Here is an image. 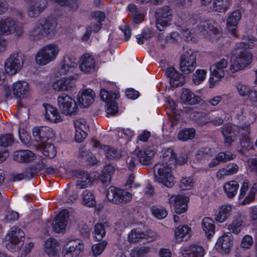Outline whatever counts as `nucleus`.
I'll use <instances>...</instances> for the list:
<instances>
[{"mask_svg":"<svg viewBox=\"0 0 257 257\" xmlns=\"http://www.w3.org/2000/svg\"><path fill=\"white\" fill-rule=\"evenodd\" d=\"M205 249L201 245L191 244L183 247L182 250L183 257H204Z\"/></svg>","mask_w":257,"mask_h":257,"instance_id":"obj_32","label":"nucleus"},{"mask_svg":"<svg viewBox=\"0 0 257 257\" xmlns=\"http://www.w3.org/2000/svg\"><path fill=\"white\" fill-rule=\"evenodd\" d=\"M69 212L67 209L61 211L54 218L53 229L57 233L62 232L67 223Z\"/></svg>","mask_w":257,"mask_h":257,"instance_id":"obj_29","label":"nucleus"},{"mask_svg":"<svg viewBox=\"0 0 257 257\" xmlns=\"http://www.w3.org/2000/svg\"><path fill=\"white\" fill-rule=\"evenodd\" d=\"M60 51L58 44L55 43L48 44L37 52L35 57V62L38 65H46L57 59Z\"/></svg>","mask_w":257,"mask_h":257,"instance_id":"obj_3","label":"nucleus"},{"mask_svg":"<svg viewBox=\"0 0 257 257\" xmlns=\"http://www.w3.org/2000/svg\"><path fill=\"white\" fill-rule=\"evenodd\" d=\"M24 33V25L16 22L12 18L7 17L0 20V33L6 35L15 34L17 37H21Z\"/></svg>","mask_w":257,"mask_h":257,"instance_id":"obj_8","label":"nucleus"},{"mask_svg":"<svg viewBox=\"0 0 257 257\" xmlns=\"http://www.w3.org/2000/svg\"><path fill=\"white\" fill-rule=\"evenodd\" d=\"M151 248L149 246H138L131 250L132 257H147Z\"/></svg>","mask_w":257,"mask_h":257,"instance_id":"obj_54","label":"nucleus"},{"mask_svg":"<svg viewBox=\"0 0 257 257\" xmlns=\"http://www.w3.org/2000/svg\"><path fill=\"white\" fill-rule=\"evenodd\" d=\"M180 100L182 103L193 105L200 102V97L195 95L190 89L183 88L180 96Z\"/></svg>","mask_w":257,"mask_h":257,"instance_id":"obj_39","label":"nucleus"},{"mask_svg":"<svg viewBox=\"0 0 257 257\" xmlns=\"http://www.w3.org/2000/svg\"><path fill=\"white\" fill-rule=\"evenodd\" d=\"M46 119L52 122L57 123L62 120V118L57 109L48 104H44Z\"/></svg>","mask_w":257,"mask_h":257,"instance_id":"obj_40","label":"nucleus"},{"mask_svg":"<svg viewBox=\"0 0 257 257\" xmlns=\"http://www.w3.org/2000/svg\"><path fill=\"white\" fill-rule=\"evenodd\" d=\"M146 233L140 228L133 229L127 234V240L130 243H136L145 239Z\"/></svg>","mask_w":257,"mask_h":257,"instance_id":"obj_46","label":"nucleus"},{"mask_svg":"<svg viewBox=\"0 0 257 257\" xmlns=\"http://www.w3.org/2000/svg\"><path fill=\"white\" fill-rule=\"evenodd\" d=\"M248 182H244L240 187L238 195V200L241 201L240 204L242 205H248L252 203L255 199L257 191V184H253L249 191H248Z\"/></svg>","mask_w":257,"mask_h":257,"instance_id":"obj_15","label":"nucleus"},{"mask_svg":"<svg viewBox=\"0 0 257 257\" xmlns=\"http://www.w3.org/2000/svg\"><path fill=\"white\" fill-rule=\"evenodd\" d=\"M253 242L252 237L249 235H245L241 239L240 246L242 248L248 249L251 247Z\"/></svg>","mask_w":257,"mask_h":257,"instance_id":"obj_63","label":"nucleus"},{"mask_svg":"<svg viewBox=\"0 0 257 257\" xmlns=\"http://www.w3.org/2000/svg\"><path fill=\"white\" fill-rule=\"evenodd\" d=\"M92 148L97 151L100 154L104 153L106 157L109 159H113L120 156L117 150L110 146L100 144V142L95 139H92L90 143Z\"/></svg>","mask_w":257,"mask_h":257,"instance_id":"obj_18","label":"nucleus"},{"mask_svg":"<svg viewBox=\"0 0 257 257\" xmlns=\"http://www.w3.org/2000/svg\"><path fill=\"white\" fill-rule=\"evenodd\" d=\"M27 4L26 14L30 18L38 17L46 10L47 3L45 0H24Z\"/></svg>","mask_w":257,"mask_h":257,"instance_id":"obj_14","label":"nucleus"},{"mask_svg":"<svg viewBox=\"0 0 257 257\" xmlns=\"http://www.w3.org/2000/svg\"><path fill=\"white\" fill-rule=\"evenodd\" d=\"M233 245V239L230 232H224L218 238L215 247L221 253L228 254Z\"/></svg>","mask_w":257,"mask_h":257,"instance_id":"obj_20","label":"nucleus"},{"mask_svg":"<svg viewBox=\"0 0 257 257\" xmlns=\"http://www.w3.org/2000/svg\"><path fill=\"white\" fill-rule=\"evenodd\" d=\"M95 62L94 58L89 54L82 55L80 59L79 68L85 73H91L95 70Z\"/></svg>","mask_w":257,"mask_h":257,"instance_id":"obj_34","label":"nucleus"},{"mask_svg":"<svg viewBox=\"0 0 257 257\" xmlns=\"http://www.w3.org/2000/svg\"><path fill=\"white\" fill-rule=\"evenodd\" d=\"M40 25H42L46 37L49 39L52 38L56 33L57 22L52 18H43L39 20Z\"/></svg>","mask_w":257,"mask_h":257,"instance_id":"obj_28","label":"nucleus"},{"mask_svg":"<svg viewBox=\"0 0 257 257\" xmlns=\"http://www.w3.org/2000/svg\"><path fill=\"white\" fill-rule=\"evenodd\" d=\"M239 187V183L236 181L232 180L224 183L223 189L227 197L232 199L236 196Z\"/></svg>","mask_w":257,"mask_h":257,"instance_id":"obj_43","label":"nucleus"},{"mask_svg":"<svg viewBox=\"0 0 257 257\" xmlns=\"http://www.w3.org/2000/svg\"><path fill=\"white\" fill-rule=\"evenodd\" d=\"M44 251L49 257H59V243L53 238L47 239L44 244Z\"/></svg>","mask_w":257,"mask_h":257,"instance_id":"obj_33","label":"nucleus"},{"mask_svg":"<svg viewBox=\"0 0 257 257\" xmlns=\"http://www.w3.org/2000/svg\"><path fill=\"white\" fill-rule=\"evenodd\" d=\"M155 154V150L149 147L136 151L135 155L140 164L143 165H149L153 162Z\"/></svg>","mask_w":257,"mask_h":257,"instance_id":"obj_26","label":"nucleus"},{"mask_svg":"<svg viewBox=\"0 0 257 257\" xmlns=\"http://www.w3.org/2000/svg\"><path fill=\"white\" fill-rule=\"evenodd\" d=\"M207 71L205 69H198L192 75V81L195 85H199L205 80L206 78Z\"/></svg>","mask_w":257,"mask_h":257,"instance_id":"obj_57","label":"nucleus"},{"mask_svg":"<svg viewBox=\"0 0 257 257\" xmlns=\"http://www.w3.org/2000/svg\"><path fill=\"white\" fill-rule=\"evenodd\" d=\"M106 111L107 114L114 115L118 112V105L114 101L110 103L106 104Z\"/></svg>","mask_w":257,"mask_h":257,"instance_id":"obj_64","label":"nucleus"},{"mask_svg":"<svg viewBox=\"0 0 257 257\" xmlns=\"http://www.w3.org/2000/svg\"><path fill=\"white\" fill-rule=\"evenodd\" d=\"M23 65L22 56L18 53H13L5 61V71L10 75H15L21 70Z\"/></svg>","mask_w":257,"mask_h":257,"instance_id":"obj_13","label":"nucleus"},{"mask_svg":"<svg viewBox=\"0 0 257 257\" xmlns=\"http://www.w3.org/2000/svg\"><path fill=\"white\" fill-rule=\"evenodd\" d=\"M188 26H190L186 30H183L182 35L186 41L196 42L194 37V34H201L204 36H210L217 31V24L212 20H201L200 19L190 18Z\"/></svg>","mask_w":257,"mask_h":257,"instance_id":"obj_2","label":"nucleus"},{"mask_svg":"<svg viewBox=\"0 0 257 257\" xmlns=\"http://www.w3.org/2000/svg\"><path fill=\"white\" fill-rule=\"evenodd\" d=\"M155 181L167 187H172L174 184V178L171 167L164 163H158L154 167Z\"/></svg>","mask_w":257,"mask_h":257,"instance_id":"obj_4","label":"nucleus"},{"mask_svg":"<svg viewBox=\"0 0 257 257\" xmlns=\"http://www.w3.org/2000/svg\"><path fill=\"white\" fill-rule=\"evenodd\" d=\"M84 250V246L82 240L79 239L69 240L63 246V257H81Z\"/></svg>","mask_w":257,"mask_h":257,"instance_id":"obj_11","label":"nucleus"},{"mask_svg":"<svg viewBox=\"0 0 257 257\" xmlns=\"http://www.w3.org/2000/svg\"><path fill=\"white\" fill-rule=\"evenodd\" d=\"M100 96L101 100L106 104L115 101L119 97L118 93L112 91H108L104 89L100 90Z\"/></svg>","mask_w":257,"mask_h":257,"instance_id":"obj_53","label":"nucleus"},{"mask_svg":"<svg viewBox=\"0 0 257 257\" xmlns=\"http://www.w3.org/2000/svg\"><path fill=\"white\" fill-rule=\"evenodd\" d=\"M151 212L153 216L158 219L165 218L168 214L166 209L157 206H153L151 208Z\"/></svg>","mask_w":257,"mask_h":257,"instance_id":"obj_61","label":"nucleus"},{"mask_svg":"<svg viewBox=\"0 0 257 257\" xmlns=\"http://www.w3.org/2000/svg\"><path fill=\"white\" fill-rule=\"evenodd\" d=\"M32 134L40 145L46 143L55 136L54 131L48 126L35 127L32 130Z\"/></svg>","mask_w":257,"mask_h":257,"instance_id":"obj_19","label":"nucleus"},{"mask_svg":"<svg viewBox=\"0 0 257 257\" xmlns=\"http://www.w3.org/2000/svg\"><path fill=\"white\" fill-rule=\"evenodd\" d=\"M127 9L131 15L134 23L139 24L144 20L145 14L144 12L141 9H138L135 4H129Z\"/></svg>","mask_w":257,"mask_h":257,"instance_id":"obj_41","label":"nucleus"},{"mask_svg":"<svg viewBox=\"0 0 257 257\" xmlns=\"http://www.w3.org/2000/svg\"><path fill=\"white\" fill-rule=\"evenodd\" d=\"M95 93L91 89H81L77 94V101L80 107L86 108L89 106L94 100Z\"/></svg>","mask_w":257,"mask_h":257,"instance_id":"obj_25","label":"nucleus"},{"mask_svg":"<svg viewBox=\"0 0 257 257\" xmlns=\"http://www.w3.org/2000/svg\"><path fill=\"white\" fill-rule=\"evenodd\" d=\"M14 142L12 134H6L0 136V163L6 160L9 156L7 148L12 146Z\"/></svg>","mask_w":257,"mask_h":257,"instance_id":"obj_24","label":"nucleus"},{"mask_svg":"<svg viewBox=\"0 0 257 257\" xmlns=\"http://www.w3.org/2000/svg\"><path fill=\"white\" fill-rule=\"evenodd\" d=\"M73 176L77 180L76 187L78 188H86L92 184L93 180L86 171L76 170L74 172Z\"/></svg>","mask_w":257,"mask_h":257,"instance_id":"obj_30","label":"nucleus"},{"mask_svg":"<svg viewBox=\"0 0 257 257\" xmlns=\"http://www.w3.org/2000/svg\"><path fill=\"white\" fill-rule=\"evenodd\" d=\"M195 131L193 128H185L180 131L177 135L178 139L182 142L193 139L195 136Z\"/></svg>","mask_w":257,"mask_h":257,"instance_id":"obj_50","label":"nucleus"},{"mask_svg":"<svg viewBox=\"0 0 257 257\" xmlns=\"http://www.w3.org/2000/svg\"><path fill=\"white\" fill-rule=\"evenodd\" d=\"M90 153L89 151L84 150L83 149H81L80 150L79 156L87 161L89 165H94L96 164L98 162L97 159L94 156H90Z\"/></svg>","mask_w":257,"mask_h":257,"instance_id":"obj_59","label":"nucleus"},{"mask_svg":"<svg viewBox=\"0 0 257 257\" xmlns=\"http://www.w3.org/2000/svg\"><path fill=\"white\" fill-rule=\"evenodd\" d=\"M24 233L19 227H12L7 236V248L12 252L19 250L24 243Z\"/></svg>","mask_w":257,"mask_h":257,"instance_id":"obj_6","label":"nucleus"},{"mask_svg":"<svg viewBox=\"0 0 257 257\" xmlns=\"http://www.w3.org/2000/svg\"><path fill=\"white\" fill-rule=\"evenodd\" d=\"M221 132L224 137V146L230 147L236 138L233 128L230 125H225L223 126Z\"/></svg>","mask_w":257,"mask_h":257,"instance_id":"obj_42","label":"nucleus"},{"mask_svg":"<svg viewBox=\"0 0 257 257\" xmlns=\"http://www.w3.org/2000/svg\"><path fill=\"white\" fill-rule=\"evenodd\" d=\"M107 244V241L104 240L93 244L91 246V251L93 255L95 257L100 255L104 251Z\"/></svg>","mask_w":257,"mask_h":257,"instance_id":"obj_58","label":"nucleus"},{"mask_svg":"<svg viewBox=\"0 0 257 257\" xmlns=\"http://www.w3.org/2000/svg\"><path fill=\"white\" fill-rule=\"evenodd\" d=\"M105 233L103 224L97 223L95 224L93 236L96 241L101 240L105 235Z\"/></svg>","mask_w":257,"mask_h":257,"instance_id":"obj_56","label":"nucleus"},{"mask_svg":"<svg viewBox=\"0 0 257 257\" xmlns=\"http://www.w3.org/2000/svg\"><path fill=\"white\" fill-rule=\"evenodd\" d=\"M249 124L239 128L240 147H238V151L242 155H247V152L252 148L249 135Z\"/></svg>","mask_w":257,"mask_h":257,"instance_id":"obj_16","label":"nucleus"},{"mask_svg":"<svg viewBox=\"0 0 257 257\" xmlns=\"http://www.w3.org/2000/svg\"><path fill=\"white\" fill-rule=\"evenodd\" d=\"M5 98L7 100L12 99L13 97L20 99L26 98L29 96L30 86L25 81L19 80L14 82L11 86H6Z\"/></svg>","mask_w":257,"mask_h":257,"instance_id":"obj_5","label":"nucleus"},{"mask_svg":"<svg viewBox=\"0 0 257 257\" xmlns=\"http://www.w3.org/2000/svg\"><path fill=\"white\" fill-rule=\"evenodd\" d=\"M14 158L20 162H28L34 160L36 156L34 153L29 150H20L14 153Z\"/></svg>","mask_w":257,"mask_h":257,"instance_id":"obj_45","label":"nucleus"},{"mask_svg":"<svg viewBox=\"0 0 257 257\" xmlns=\"http://www.w3.org/2000/svg\"><path fill=\"white\" fill-rule=\"evenodd\" d=\"M243 39L248 42L237 43L234 50L232 52L229 59L228 72L234 74L241 71L249 65L252 61V54L245 50L254 47L256 38L253 36H244Z\"/></svg>","mask_w":257,"mask_h":257,"instance_id":"obj_1","label":"nucleus"},{"mask_svg":"<svg viewBox=\"0 0 257 257\" xmlns=\"http://www.w3.org/2000/svg\"><path fill=\"white\" fill-rule=\"evenodd\" d=\"M228 64V61L226 59L222 58L210 66V71L219 76L224 77L225 69L226 68Z\"/></svg>","mask_w":257,"mask_h":257,"instance_id":"obj_44","label":"nucleus"},{"mask_svg":"<svg viewBox=\"0 0 257 257\" xmlns=\"http://www.w3.org/2000/svg\"><path fill=\"white\" fill-rule=\"evenodd\" d=\"M223 77L219 76L216 74L210 72V77L208 79V86L210 89L213 88L217 84Z\"/></svg>","mask_w":257,"mask_h":257,"instance_id":"obj_62","label":"nucleus"},{"mask_svg":"<svg viewBox=\"0 0 257 257\" xmlns=\"http://www.w3.org/2000/svg\"><path fill=\"white\" fill-rule=\"evenodd\" d=\"M162 161L165 164L171 165L175 164L176 161V154L174 150L171 148H166L162 151V155L161 156Z\"/></svg>","mask_w":257,"mask_h":257,"instance_id":"obj_47","label":"nucleus"},{"mask_svg":"<svg viewBox=\"0 0 257 257\" xmlns=\"http://www.w3.org/2000/svg\"><path fill=\"white\" fill-rule=\"evenodd\" d=\"M232 0H213V9L217 13L225 12L231 6Z\"/></svg>","mask_w":257,"mask_h":257,"instance_id":"obj_48","label":"nucleus"},{"mask_svg":"<svg viewBox=\"0 0 257 257\" xmlns=\"http://www.w3.org/2000/svg\"><path fill=\"white\" fill-rule=\"evenodd\" d=\"M241 18V14L239 10H235L228 14L226 20V27L229 33L233 36L237 37V25Z\"/></svg>","mask_w":257,"mask_h":257,"instance_id":"obj_23","label":"nucleus"},{"mask_svg":"<svg viewBox=\"0 0 257 257\" xmlns=\"http://www.w3.org/2000/svg\"><path fill=\"white\" fill-rule=\"evenodd\" d=\"M81 203L83 205L92 207L95 204L94 196L92 192L88 190L83 191L81 195Z\"/></svg>","mask_w":257,"mask_h":257,"instance_id":"obj_51","label":"nucleus"},{"mask_svg":"<svg viewBox=\"0 0 257 257\" xmlns=\"http://www.w3.org/2000/svg\"><path fill=\"white\" fill-rule=\"evenodd\" d=\"M75 86V80L72 76L58 79L53 84V89L58 92L69 91Z\"/></svg>","mask_w":257,"mask_h":257,"instance_id":"obj_27","label":"nucleus"},{"mask_svg":"<svg viewBox=\"0 0 257 257\" xmlns=\"http://www.w3.org/2000/svg\"><path fill=\"white\" fill-rule=\"evenodd\" d=\"M188 197L183 195H173L169 199V204L171 208H173L177 214H181L187 210Z\"/></svg>","mask_w":257,"mask_h":257,"instance_id":"obj_17","label":"nucleus"},{"mask_svg":"<svg viewBox=\"0 0 257 257\" xmlns=\"http://www.w3.org/2000/svg\"><path fill=\"white\" fill-rule=\"evenodd\" d=\"M77 68V63L69 55H65L60 62L59 71L61 74L73 72Z\"/></svg>","mask_w":257,"mask_h":257,"instance_id":"obj_38","label":"nucleus"},{"mask_svg":"<svg viewBox=\"0 0 257 257\" xmlns=\"http://www.w3.org/2000/svg\"><path fill=\"white\" fill-rule=\"evenodd\" d=\"M192 234V230L187 225L178 226L174 231V237L178 242L188 240Z\"/></svg>","mask_w":257,"mask_h":257,"instance_id":"obj_36","label":"nucleus"},{"mask_svg":"<svg viewBox=\"0 0 257 257\" xmlns=\"http://www.w3.org/2000/svg\"><path fill=\"white\" fill-rule=\"evenodd\" d=\"M58 107L60 111L66 115H75L78 111L76 102L68 94H62L57 99Z\"/></svg>","mask_w":257,"mask_h":257,"instance_id":"obj_7","label":"nucleus"},{"mask_svg":"<svg viewBox=\"0 0 257 257\" xmlns=\"http://www.w3.org/2000/svg\"><path fill=\"white\" fill-rule=\"evenodd\" d=\"M109 201L115 204L126 203L132 200V194L120 188L110 187L106 193Z\"/></svg>","mask_w":257,"mask_h":257,"instance_id":"obj_12","label":"nucleus"},{"mask_svg":"<svg viewBox=\"0 0 257 257\" xmlns=\"http://www.w3.org/2000/svg\"><path fill=\"white\" fill-rule=\"evenodd\" d=\"M236 88L239 95L241 96H245L249 94L252 91L250 90L249 86L238 82L235 84Z\"/></svg>","mask_w":257,"mask_h":257,"instance_id":"obj_60","label":"nucleus"},{"mask_svg":"<svg viewBox=\"0 0 257 257\" xmlns=\"http://www.w3.org/2000/svg\"><path fill=\"white\" fill-rule=\"evenodd\" d=\"M196 53L192 49L187 50L181 56L180 69L184 74H190L196 67Z\"/></svg>","mask_w":257,"mask_h":257,"instance_id":"obj_10","label":"nucleus"},{"mask_svg":"<svg viewBox=\"0 0 257 257\" xmlns=\"http://www.w3.org/2000/svg\"><path fill=\"white\" fill-rule=\"evenodd\" d=\"M156 28L160 31H164L170 26L173 20V12L169 6H164L156 11Z\"/></svg>","mask_w":257,"mask_h":257,"instance_id":"obj_9","label":"nucleus"},{"mask_svg":"<svg viewBox=\"0 0 257 257\" xmlns=\"http://www.w3.org/2000/svg\"><path fill=\"white\" fill-rule=\"evenodd\" d=\"M166 75L170 78V83L172 87L181 86L184 83V76L178 72L174 67H168L165 71Z\"/></svg>","mask_w":257,"mask_h":257,"instance_id":"obj_31","label":"nucleus"},{"mask_svg":"<svg viewBox=\"0 0 257 257\" xmlns=\"http://www.w3.org/2000/svg\"><path fill=\"white\" fill-rule=\"evenodd\" d=\"M233 205L224 204L219 205L214 212L213 217L216 222L223 223L229 218L232 214Z\"/></svg>","mask_w":257,"mask_h":257,"instance_id":"obj_21","label":"nucleus"},{"mask_svg":"<svg viewBox=\"0 0 257 257\" xmlns=\"http://www.w3.org/2000/svg\"><path fill=\"white\" fill-rule=\"evenodd\" d=\"M214 221L210 217H205L201 220V228L208 239L212 237L215 234L216 226Z\"/></svg>","mask_w":257,"mask_h":257,"instance_id":"obj_35","label":"nucleus"},{"mask_svg":"<svg viewBox=\"0 0 257 257\" xmlns=\"http://www.w3.org/2000/svg\"><path fill=\"white\" fill-rule=\"evenodd\" d=\"M29 35L31 38L34 40H42L45 37L43 27L42 25H40L39 20L36 23L35 26L32 28Z\"/></svg>","mask_w":257,"mask_h":257,"instance_id":"obj_49","label":"nucleus"},{"mask_svg":"<svg viewBox=\"0 0 257 257\" xmlns=\"http://www.w3.org/2000/svg\"><path fill=\"white\" fill-rule=\"evenodd\" d=\"M244 217L238 213L235 215L231 222L227 226V229L234 234H238L244 226Z\"/></svg>","mask_w":257,"mask_h":257,"instance_id":"obj_37","label":"nucleus"},{"mask_svg":"<svg viewBox=\"0 0 257 257\" xmlns=\"http://www.w3.org/2000/svg\"><path fill=\"white\" fill-rule=\"evenodd\" d=\"M194 183L195 182L193 177H183L180 181L179 187L182 190H191L194 187Z\"/></svg>","mask_w":257,"mask_h":257,"instance_id":"obj_55","label":"nucleus"},{"mask_svg":"<svg viewBox=\"0 0 257 257\" xmlns=\"http://www.w3.org/2000/svg\"><path fill=\"white\" fill-rule=\"evenodd\" d=\"M75 129V138L77 142H81L86 137L89 125L87 121L83 118H79L74 120Z\"/></svg>","mask_w":257,"mask_h":257,"instance_id":"obj_22","label":"nucleus"},{"mask_svg":"<svg viewBox=\"0 0 257 257\" xmlns=\"http://www.w3.org/2000/svg\"><path fill=\"white\" fill-rule=\"evenodd\" d=\"M40 145L42 153L45 156L49 158H53L55 157L57 151L53 144L46 142Z\"/></svg>","mask_w":257,"mask_h":257,"instance_id":"obj_52","label":"nucleus"}]
</instances>
